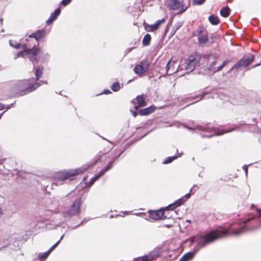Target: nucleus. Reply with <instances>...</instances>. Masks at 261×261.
Returning <instances> with one entry per match:
<instances>
[{
  "label": "nucleus",
  "mask_w": 261,
  "mask_h": 261,
  "mask_svg": "<svg viewBox=\"0 0 261 261\" xmlns=\"http://www.w3.org/2000/svg\"><path fill=\"white\" fill-rule=\"evenodd\" d=\"M257 217L249 216L243 221L237 224H232L227 229H216L211 230L205 234L197 235L192 239V243L197 242L192 251L185 253L179 261H188L192 259L199 250L205 245L218 239L229 234L239 236L244 232L258 228L261 226V210L257 209Z\"/></svg>",
  "instance_id": "1"
},
{
  "label": "nucleus",
  "mask_w": 261,
  "mask_h": 261,
  "mask_svg": "<svg viewBox=\"0 0 261 261\" xmlns=\"http://www.w3.org/2000/svg\"><path fill=\"white\" fill-rule=\"evenodd\" d=\"M113 147V146H109L107 148H105L104 151H100L95 156L93 163L90 165H84L80 168H76L75 169H70L56 173L54 176V182L55 184L58 185V182H62L66 179L72 177L73 176L79 175L81 173L86 171L90 166L95 165L99 160H100L102 155L109 152Z\"/></svg>",
  "instance_id": "2"
},
{
  "label": "nucleus",
  "mask_w": 261,
  "mask_h": 261,
  "mask_svg": "<svg viewBox=\"0 0 261 261\" xmlns=\"http://www.w3.org/2000/svg\"><path fill=\"white\" fill-rule=\"evenodd\" d=\"M40 85L34 79L19 80L13 82L10 91L13 97H19L27 94L39 87Z\"/></svg>",
  "instance_id": "3"
},
{
  "label": "nucleus",
  "mask_w": 261,
  "mask_h": 261,
  "mask_svg": "<svg viewBox=\"0 0 261 261\" xmlns=\"http://www.w3.org/2000/svg\"><path fill=\"white\" fill-rule=\"evenodd\" d=\"M196 128L198 130H201L205 132L208 133V135H204L201 134L202 138H211L215 136H220L225 133H227L232 132L235 129V128L231 129H225L223 130H219L216 127H210L206 125H197Z\"/></svg>",
  "instance_id": "4"
},
{
  "label": "nucleus",
  "mask_w": 261,
  "mask_h": 261,
  "mask_svg": "<svg viewBox=\"0 0 261 261\" xmlns=\"http://www.w3.org/2000/svg\"><path fill=\"white\" fill-rule=\"evenodd\" d=\"M82 204L81 198H76L69 207L63 212V216L66 219L78 216L81 213V206Z\"/></svg>",
  "instance_id": "5"
},
{
  "label": "nucleus",
  "mask_w": 261,
  "mask_h": 261,
  "mask_svg": "<svg viewBox=\"0 0 261 261\" xmlns=\"http://www.w3.org/2000/svg\"><path fill=\"white\" fill-rule=\"evenodd\" d=\"M200 60V55L198 54L190 55L186 61V69L192 71L198 65Z\"/></svg>",
  "instance_id": "6"
},
{
  "label": "nucleus",
  "mask_w": 261,
  "mask_h": 261,
  "mask_svg": "<svg viewBox=\"0 0 261 261\" xmlns=\"http://www.w3.org/2000/svg\"><path fill=\"white\" fill-rule=\"evenodd\" d=\"M169 210L168 208L162 207L158 210L148 211V217L149 219L158 220L170 219V217L165 215V212Z\"/></svg>",
  "instance_id": "7"
},
{
  "label": "nucleus",
  "mask_w": 261,
  "mask_h": 261,
  "mask_svg": "<svg viewBox=\"0 0 261 261\" xmlns=\"http://www.w3.org/2000/svg\"><path fill=\"white\" fill-rule=\"evenodd\" d=\"M169 8L173 10H178V14H181L186 11L187 7L184 5L182 0H169Z\"/></svg>",
  "instance_id": "8"
},
{
  "label": "nucleus",
  "mask_w": 261,
  "mask_h": 261,
  "mask_svg": "<svg viewBox=\"0 0 261 261\" xmlns=\"http://www.w3.org/2000/svg\"><path fill=\"white\" fill-rule=\"evenodd\" d=\"M150 66V63L148 60H141L134 68V72L137 74L144 73L149 70Z\"/></svg>",
  "instance_id": "9"
},
{
  "label": "nucleus",
  "mask_w": 261,
  "mask_h": 261,
  "mask_svg": "<svg viewBox=\"0 0 261 261\" xmlns=\"http://www.w3.org/2000/svg\"><path fill=\"white\" fill-rule=\"evenodd\" d=\"M253 59L254 56L251 54H249L247 57H243L230 68V71H232L234 69H238L242 66L246 67L248 66Z\"/></svg>",
  "instance_id": "10"
},
{
  "label": "nucleus",
  "mask_w": 261,
  "mask_h": 261,
  "mask_svg": "<svg viewBox=\"0 0 261 261\" xmlns=\"http://www.w3.org/2000/svg\"><path fill=\"white\" fill-rule=\"evenodd\" d=\"M160 255L159 250L155 249L147 255L134 258V261H152Z\"/></svg>",
  "instance_id": "11"
},
{
  "label": "nucleus",
  "mask_w": 261,
  "mask_h": 261,
  "mask_svg": "<svg viewBox=\"0 0 261 261\" xmlns=\"http://www.w3.org/2000/svg\"><path fill=\"white\" fill-rule=\"evenodd\" d=\"M46 31L44 29L38 30L29 35V38H34L37 41L43 38L46 36Z\"/></svg>",
  "instance_id": "12"
},
{
  "label": "nucleus",
  "mask_w": 261,
  "mask_h": 261,
  "mask_svg": "<svg viewBox=\"0 0 261 261\" xmlns=\"http://www.w3.org/2000/svg\"><path fill=\"white\" fill-rule=\"evenodd\" d=\"M205 59L207 60V63H206L207 70L210 73H213V69L214 67H215V66L216 65L214 57L212 55H208L205 57Z\"/></svg>",
  "instance_id": "13"
},
{
  "label": "nucleus",
  "mask_w": 261,
  "mask_h": 261,
  "mask_svg": "<svg viewBox=\"0 0 261 261\" xmlns=\"http://www.w3.org/2000/svg\"><path fill=\"white\" fill-rule=\"evenodd\" d=\"M24 47V51L25 55H31L32 57L36 56L40 52V49L39 48H35L33 47L31 49L28 48L25 45H23Z\"/></svg>",
  "instance_id": "14"
},
{
  "label": "nucleus",
  "mask_w": 261,
  "mask_h": 261,
  "mask_svg": "<svg viewBox=\"0 0 261 261\" xmlns=\"http://www.w3.org/2000/svg\"><path fill=\"white\" fill-rule=\"evenodd\" d=\"M155 109L156 107L153 105H151V106L147 108L140 109L139 111V114L141 116H146L153 113L155 110Z\"/></svg>",
  "instance_id": "15"
},
{
  "label": "nucleus",
  "mask_w": 261,
  "mask_h": 261,
  "mask_svg": "<svg viewBox=\"0 0 261 261\" xmlns=\"http://www.w3.org/2000/svg\"><path fill=\"white\" fill-rule=\"evenodd\" d=\"M123 151L120 152L118 155L113 157L111 160L108 163L107 166L102 168L100 172L101 173L102 175H103L106 172H107L109 169H111L112 167V165L114 161L117 160L122 153Z\"/></svg>",
  "instance_id": "16"
},
{
  "label": "nucleus",
  "mask_w": 261,
  "mask_h": 261,
  "mask_svg": "<svg viewBox=\"0 0 261 261\" xmlns=\"http://www.w3.org/2000/svg\"><path fill=\"white\" fill-rule=\"evenodd\" d=\"M185 200L184 199V198L181 197L180 198L176 200L173 203L170 204L167 206L165 207V208H168L169 210H173L176 207L180 206L183 204L184 202H185Z\"/></svg>",
  "instance_id": "17"
},
{
  "label": "nucleus",
  "mask_w": 261,
  "mask_h": 261,
  "mask_svg": "<svg viewBox=\"0 0 261 261\" xmlns=\"http://www.w3.org/2000/svg\"><path fill=\"white\" fill-rule=\"evenodd\" d=\"M199 45L202 47L206 46V44L208 42L209 37L207 34H203L198 37Z\"/></svg>",
  "instance_id": "18"
},
{
  "label": "nucleus",
  "mask_w": 261,
  "mask_h": 261,
  "mask_svg": "<svg viewBox=\"0 0 261 261\" xmlns=\"http://www.w3.org/2000/svg\"><path fill=\"white\" fill-rule=\"evenodd\" d=\"M208 20L212 25H218L220 23V19L219 17L214 15H211L208 17Z\"/></svg>",
  "instance_id": "19"
},
{
  "label": "nucleus",
  "mask_w": 261,
  "mask_h": 261,
  "mask_svg": "<svg viewBox=\"0 0 261 261\" xmlns=\"http://www.w3.org/2000/svg\"><path fill=\"white\" fill-rule=\"evenodd\" d=\"M182 152H181V153H179V154L178 155H174L172 156H169V157L167 158L163 161V164H169V163L172 162L174 160H175L176 159H177L178 157L181 156L182 155Z\"/></svg>",
  "instance_id": "20"
},
{
  "label": "nucleus",
  "mask_w": 261,
  "mask_h": 261,
  "mask_svg": "<svg viewBox=\"0 0 261 261\" xmlns=\"http://www.w3.org/2000/svg\"><path fill=\"white\" fill-rule=\"evenodd\" d=\"M230 9L226 6L223 7L220 11V15L223 17H227L230 14Z\"/></svg>",
  "instance_id": "21"
},
{
  "label": "nucleus",
  "mask_w": 261,
  "mask_h": 261,
  "mask_svg": "<svg viewBox=\"0 0 261 261\" xmlns=\"http://www.w3.org/2000/svg\"><path fill=\"white\" fill-rule=\"evenodd\" d=\"M209 93H210V91H203L200 94L192 97L193 99H197V100L194 102L193 103L202 100L206 95Z\"/></svg>",
  "instance_id": "22"
},
{
  "label": "nucleus",
  "mask_w": 261,
  "mask_h": 261,
  "mask_svg": "<svg viewBox=\"0 0 261 261\" xmlns=\"http://www.w3.org/2000/svg\"><path fill=\"white\" fill-rule=\"evenodd\" d=\"M136 99L138 103L140 105V106L145 107L146 106L147 103L145 100V98L143 95H139L136 97Z\"/></svg>",
  "instance_id": "23"
},
{
  "label": "nucleus",
  "mask_w": 261,
  "mask_h": 261,
  "mask_svg": "<svg viewBox=\"0 0 261 261\" xmlns=\"http://www.w3.org/2000/svg\"><path fill=\"white\" fill-rule=\"evenodd\" d=\"M229 62L230 60H226L223 62L222 64L221 65L216 67H214V69H213V74L216 72L221 70L223 69V68L225 66H226Z\"/></svg>",
  "instance_id": "24"
},
{
  "label": "nucleus",
  "mask_w": 261,
  "mask_h": 261,
  "mask_svg": "<svg viewBox=\"0 0 261 261\" xmlns=\"http://www.w3.org/2000/svg\"><path fill=\"white\" fill-rule=\"evenodd\" d=\"M103 175L99 171L96 175L90 178L87 185L88 186H91L97 180H98Z\"/></svg>",
  "instance_id": "25"
},
{
  "label": "nucleus",
  "mask_w": 261,
  "mask_h": 261,
  "mask_svg": "<svg viewBox=\"0 0 261 261\" xmlns=\"http://www.w3.org/2000/svg\"><path fill=\"white\" fill-rule=\"evenodd\" d=\"M165 21V19L163 18L161 20H157L153 24H152L150 26V29L151 31L157 30L159 27L160 26L162 22Z\"/></svg>",
  "instance_id": "26"
},
{
  "label": "nucleus",
  "mask_w": 261,
  "mask_h": 261,
  "mask_svg": "<svg viewBox=\"0 0 261 261\" xmlns=\"http://www.w3.org/2000/svg\"><path fill=\"white\" fill-rule=\"evenodd\" d=\"M151 39V36L150 34H145L143 38L142 44L144 46L149 45L150 43Z\"/></svg>",
  "instance_id": "27"
},
{
  "label": "nucleus",
  "mask_w": 261,
  "mask_h": 261,
  "mask_svg": "<svg viewBox=\"0 0 261 261\" xmlns=\"http://www.w3.org/2000/svg\"><path fill=\"white\" fill-rule=\"evenodd\" d=\"M196 186L194 185L193 186V187L190 189V192L187 193L186 195L182 196V198H184V199L185 200V201H186L188 199L190 198L191 194H194V193L196 191V190H194V188Z\"/></svg>",
  "instance_id": "28"
},
{
  "label": "nucleus",
  "mask_w": 261,
  "mask_h": 261,
  "mask_svg": "<svg viewBox=\"0 0 261 261\" xmlns=\"http://www.w3.org/2000/svg\"><path fill=\"white\" fill-rule=\"evenodd\" d=\"M61 11V9L60 8H58L53 13H51L50 16L53 19H54V20H56L60 14Z\"/></svg>",
  "instance_id": "29"
},
{
  "label": "nucleus",
  "mask_w": 261,
  "mask_h": 261,
  "mask_svg": "<svg viewBox=\"0 0 261 261\" xmlns=\"http://www.w3.org/2000/svg\"><path fill=\"white\" fill-rule=\"evenodd\" d=\"M43 68L42 67H39L35 71L36 80L38 81L39 79L43 73Z\"/></svg>",
  "instance_id": "30"
},
{
  "label": "nucleus",
  "mask_w": 261,
  "mask_h": 261,
  "mask_svg": "<svg viewBox=\"0 0 261 261\" xmlns=\"http://www.w3.org/2000/svg\"><path fill=\"white\" fill-rule=\"evenodd\" d=\"M50 252L49 251V250H48L47 251L45 252H43V253H39L38 255V257L41 259V260H44V259H46L47 258V257L48 256V255H49Z\"/></svg>",
  "instance_id": "31"
},
{
  "label": "nucleus",
  "mask_w": 261,
  "mask_h": 261,
  "mask_svg": "<svg viewBox=\"0 0 261 261\" xmlns=\"http://www.w3.org/2000/svg\"><path fill=\"white\" fill-rule=\"evenodd\" d=\"M120 89V84L118 82H114L111 86V89L114 92H117Z\"/></svg>",
  "instance_id": "32"
},
{
  "label": "nucleus",
  "mask_w": 261,
  "mask_h": 261,
  "mask_svg": "<svg viewBox=\"0 0 261 261\" xmlns=\"http://www.w3.org/2000/svg\"><path fill=\"white\" fill-rule=\"evenodd\" d=\"M9 44L10 45L16 49H18L20 47V44L19 43L16 42V41H14L12 40L9 41Z\"/></svg>",
  "instance_id": "33"
},
{
  "label": "nucleus",
  "mask_w": 261,
  "mask_h": 261,
  "mask_svg": "<svg viewBox=\"0 0 261 261\" xmlns=\"http://www.w3.org/2000/svg\"><path fill=\"white\" fill-rule=\"evenodd\" d=\"M184 24L183 21H179L175 23L173 29H174L175 31H177L179 28H180L182 25Z\"/></svg>",
  "instance_id": "34"
},
{
  "label": "nucleus",
  "mask_w": 261,
  "mask_h": 261,
  "mask_svg": "<svg viewBox=\"0 0 261 261\" xmlns=\"http://www.w3.org/2000/svg\"><path fill=\"white\" fill-rule=\"evenodd\" d=\"M206 0H193L194 5H201L205 3Z\"/></svg>",
  "instance_id": "35"
},
{
  "label": "nucleus",
  "mask_w": 261,
  "mask_h": 261,
  "mask_svg": "<svg viewBox=\"0 0 261 261\" xmlns=\"http://www.w3.org/2000/svg\"><path fill=\"white\" fill-rule=\"evenodd\" d=\"M203 33V30L202 29L197 30L196 31L194 32L193 34L194 36H201V34Z\"/></svg>",
  "instance_id": "36"
},
{
  "label": "nucleus",
  "mask_w": 261,
  "mask_h": 261,
  "mask_svg": "<svg viewBox=\"0 0 261 261\" xmlns=\"http://www.w3.org/2000/svg\"><path fill=\"white\" fill-rule=\"evenodd\" d=\"M72 0H62L61 2V5L66 6L70 3Z\"/></svg>",
  "instance_id": "37"
},
{
  "label": "nucleus",
  "mask_w": 261,
  "mask_h": 261,
  "mask_svg": "<svg viewBox=\"0 0 261 261\" xmlns=\"http://www.w3.org/2000/svg\"><path fill=\"white\" fill-rule=\"evenodd\" d=\"M25 55V53L24 51V50L23 51H19L17 53V54H16L15 57V59H16L18 57H23L24 55Z\"/></svg>",
  "instance_id": "38"
},
{
  "label": "nucleus",
  "mask_w": 261,
  "mask_h": 261,
  "mask_svg": "<svg viewBox=\"0 0 261 261\" xmlns=\"http://www.w3.org/2000/svg\"><path fill=\"white\" fill-rule=\"evenodd\" d=\"M89 220H90L89 219L84 218L80 224H79L75 227H73L72 229H75V228H77L79 226L81 225L82 224L87 222Z\"/></svg>",
  "instance_id": "39"
},
{
  "label": "nucleus",
  "mask_w": 261,
  "mask_h": 261,
  "mask_svg": "<svg viewBox=\"0 0 261 261\" xmlns=\"http://www.w3.org/2000/svg\"><path fill=\"white\" fill-rule=\"evenodd\" d=\"M170 63H171V60H170L168 62V63H167V65H166V73H167V74H170V75L172 74L173 73V72H171V73H168V72H169V68H170V66H169V65H170Z\"/></svg>",
  "instance_id": "40"
},
{
  "label": "nucleus",
  "mask_w": 261,
  "mask_h": 261,
  "mask_svg": "<svg viewBox=\"0 0 261 261\" xmlns=\"http://www.w3.org/2000/svg\"><path fill=\"white\" fill-rule=\"evenodd\" d=\"M111 91L109 89H105L103 91L100 93V94H109L111 93Z\"/></svg>",
  "instance_id": "41"
},
{
  "label": "nucleus",
  "mask_w": 261,
  "mask_h": 261,
  "mask_svg": "<svg viewBox=\"0 0 261 261\" xmlns=\"http://www.w3.org/2000/svg\"><path fill=\"white\" fill-rule=\"evenodd\" d=\"M130 112L132 113V114L133 115V116L134 117H137V116L138 115V113H139V112H137V111H134V110H130Z\"/></svg>",
  "instance_id": "42"
},
{
  "label": "nucleus",
  "mask_w": 261,
  "mask_h": 261,
  "mask_svg": "<svg viewBox=\"0 0 261 261\" xmlns=\"http://www.w3.org/2000/svg\"><path fill=\"white\" fill-rule=\"evenodd\" d=\"M54 20V19H53L50 16L49 17V18L46 20V23L47 24H49L51 23H52Z\"/></svg>",
  "instance_id": "43"
},
{
  "label": "nucleus",
  "mask_w": 261,
  "mask_h": 261,
  "mask_svg": "<svg viewBox=\"0 0 261 261\" xmlns=\"http://www.w3.org/2000/svg\"><path fill=\"white\" fill-rule=\"evenodd\" d=\"M134 48V47H129V48H127L125 49V50L124 51V53L125 54H128L129 52H130Z\"/></svg>",
  "instance_id": "44"
},
{
  "label": "nucleus",
  "mask_w": 261,
  "mask_h": 261,
  "mask_svg": "<svg viewBox=\"0 0 261 261\" xmlns=\"http://www.w3.org/2000/svg\"><path fill=\"white\" fill-rule=\"evenodd\" d=\"M176 31H175L174 29L172 28L170 34V37H172L176 33Z\"/></svg>",
  "instance_id": "45"
},
{
  "label": "nucleus",
  "mask_w": 261,
  "mask_h": 261,
  "mask_svg": "<svg viewBox=\"0 0 261 261\" xmlns=\"http://www.w3.org/2000/svg\"><path fill=\"white\" fill-rule=\"evenodd\" d=\"M243 169L245 171L246 174H247V170H248V166L246 165H245L243 166Z\"/></svg>",
  "instance_id": "46"
},
{
  "label": "nucleus",
  "mask_w": 261,
  "mask_h": 261,
  "mask_svg": "<svg viewBox=\"0 0 261 261\" xmlns=\"http://www.w3.org/2000/svg\"><path fill=\"white\" fill-rule=\"evenodd\" d=\"M98 136H99L100 138H101L103 140H106V141H108L109 143H111L112 145H113V143H112V142H111L110 141H109V140H108V139H106L105 137H102V136H100V135H98Z\"/></svg>",
  "instance_id": "47"
},
{
  "label": "nucleus",
  "mask_w": 261,
  "mask_h": 261,
  "mask_svg": "<svg viewBox=\"0 0 261 261\" xmlns=\"http://www.w3.org/2000/svg\"><path fill=\"white\" fill-rule=\"evenodd\" d=\"M5 108V105H4V104L2 103L1 102H0V110H4Z\"/></svg>",
  "instance_id": "48"
},
{
  "label": "nucleus",
  "mask_w": 261,
  "mask_h": 261,
  "mask_svg": "<svg viewBox=\"0 0 261 261\" xmlns=\"http://www.w3.org/2000/svg\"><path fill=\"white\" fill-rule=\"evenodd\" d=\"M56 247H57L55 245H54L48 249V250L51 252Z\"/></svg>",
  "instance_id": "49"
},
{
  "label": "nucleus",
  "mask_w": 261,
  "mask_h": 261,
  "mask_svg": "<svg viewBox=\"0 0 261 261\" xmlns=\"http://www.w3.org/2000/svg\"><path fill=\"white\" fill-rule=\"evenodd\" d=\"M14 103H12L11 104L8 105L7 107V110H8V109L11 108L12 107H13Z\"/></svg>",
  "instance_id": "50"
},
{
  "label": "nucleus",
  "mask_w": 261,
  "mask_h": 261,
  "mask_svg": "<svg viewBox=\"0 0 261 261\" xmlns=\"http://www.w3.org/2000/svg\"><path fill=\"white\" fill-rule=\"evenodd\" d=\"M37 83L40 85V86H41V85H42V84H46V83H47V82H44V81H40V82H37Z\"/></svg>",
  "instance_id": "51"
},
{
  "label": "nucleus",
  "mask_w": 261,
  "mask_h": 261,
  "mask_svg": "<svg viewBox=\"0 0 261 261\" xmlns=\"http://www.w3.org/2000/svg\"><path fill=\"white\" fill-rule=\"evenodd\" d=\"M140 107H143L142 106H140V105H139V104L138 105H137V106H135V110L137 111L139 109V108H140Z\"/></svg>",
  "instance_id": "52"
},
{
  "label": "nucleus",
  "mask_w": 261,
  "mask_h": 261,
  "mask_svg": "<svg viewBox=\"0 0 261 261\" xmlns=\"http://www.w3.org/2000/svg\"><path fill=\"white\" fill-rule=\"evenodd\" d=\"M172 226V224H166L165 225V226H166L167 228H170Z\"/></svg>",
  "instance_id": "53"
},
{
  "label": "nucleus",
  "mask_w": 261,
  "mask_h": 261,
  "mask_svg": "<svg viewBox=\"0 0 261 261\" xmlns=\"http://www.w3.org/2000/svg\"><path fill=\"white\" fill-rule=\"evenodd\" d=\"M60 242V240H59L58 242H57L54 245L57 247V246L59 245V243Z\"/></svg>",
  "instance_id": "54"
},
{
  "label": "nucleus",
  "mask_w": 261,
  "mask_h": 261,
  "mask_svg": "<svg viewBox=\"0 0 261 261\" xmlns=\"http://www.w3.org/2000/svg\"><path fill=\"white\" fill-rule=\"evenodd\" d=\"M131 212H129V211H125L124 212V214H129Z\"/></svg>",
  "instance_id": "55"
},
{
  "label": "nucleus",
  "mask_w": 261,
  "mask_h": 261,
  "mask_svg": "<svg viewBox=\"0 0 261 261\" xmlns=\"http://www.w3.org/2000/svg\"><path fill=\"white\" fill-rule=\"evenodd\" d=\"M64 234H63V235L61 236V237L60 238V240H60V241L63 239V237H64Z\"/></svg>",
  "instance_id": "56"
},
{
  "label": "nucleus",
  "mask_w": 261,
  "mask_h": 261,
  "mask_svg": "<svg viewBox=\"0 0 261 261\" xmlns=\"http://www.w3.org/2000/svg\"><path fill=\"white\" fill-rule=\"evenodd\" d=\"M3 114H4V113H1V114H0V119H1L2 116V115H3Z\"/></svg>",
  "instance_id": "57"
},
{
  "label": "nucleus",
  "mask_w": 261,
  "mask_h": 261,
  "mask_svg": "<svg viewBox=\"0 0 261 261\" xmlns=\"http://www.w3.org/2000/svg\"><path fill=\"white\" fill-rule=\"evenodd\" d=\"M187 222H189V223H191V220H187Z\"/></svg>",
  "instance_id": "58"
},
{
  "label": "nucleus",
  "mask_w": 261,
  "mask_h": 261,
  "mask_svg": "<svg viewBox=\"0 0 261 261\" xmlns=\"http://www.w3.org/2000/svg\"><path fill=\"white\" fill-rule=\"evenodd\" d=\"M0 21H1V22H2V21H3V18H0Z\"/></svg>",
  "instance_id": "59"
},
{
  "label": "nucleus",
  "mask_w": 261,
  "mask_h": 261,
  "mask_svg": "<svg viewBox=\"0 0 261 261\" xmlns=\"http://www.w3.org/2000/svg\"><path fill=\"white\" fill-rule=\"evenodd\" d=\"M260 64H257L255 65L254 66V67H255V66H258V65H259Z\"/></svg>",
  "instance_id": "60"
},
{
  "label": "nucleus",
  "mask_w": 261,
  "mask_h": 261,
  "mask_svg": "<svg viewBox=\"0 0 261 261\" xmlns=\"http://www.w3.org/2000/svg\"><path fill=\"white\" fill-rule=\"evenodd\" d=\"M140 214H141V213H137V214H136V215L138 216V215H140Z\"/></svg>",
  "instance_id": "61"
},
{
  "label": "nucleus",
  "mask_w": 261,
  "mask_h": 261,
  "mask_svg": "<svg viewBox=\"0 0 261 261\" xmlns=\"http://www.w3.org/2000/svg\"><path fill=\"white\" fill-rule=\"evenodd\" d=\"M132 81H133V80H129V81L128 82V83H129V82H132Z\"/></svg>",
  "instance_id": "62"
},
{
  "label": "nucleus",
  "mask_w": 261,
  "mask_h": 261,
  "mask_svg": "<svg viewBox=\"0 0 261 261\" xmlns=\"http://www.w3.org/2000/svg\"><path fill=\"white\" fill-rule=\"evenodd\" d=\"M1 32H4V29H2V30H1Z\"/></svg>",
  "instance_id": "63"
},
{
  "label": "nucleus",
  "mask_w": 261,
  "mask_h": 261,
  "mask_svg": "<svg viewBox=\"0 0 261 261\" xmlns=\"http://www.w3.org/2000/svg\"><path fill=\"white\" fill-rule=\"evenodd\" d=\"M166 215H167L168 217H170V218H171V216H169V215H168L167 214Z\"/></svg>",
  "instance_id": "64"
}]
</instances>
